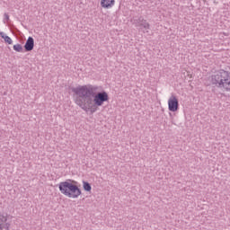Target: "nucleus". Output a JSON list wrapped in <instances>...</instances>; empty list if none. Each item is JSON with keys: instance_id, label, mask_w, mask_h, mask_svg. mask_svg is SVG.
I'll return each mask as SVG.
<instances>
[{"instance_id": "f257e3e1", "label": "nucleus", "mask_w": 230, "mask_h": 230, "mask_svg": "<svg viewBox=\"0 0 230 230\" xmlns=\"http://www.w3.org/2000/svg\"><path fill=\"white\" fill-rule=\"evenodd\" d=\"M95 91H98V87L92 84L78 86L74 89V93L79 96L75 99L76 105L85 112H91V114H94L98 111V107H102L105 102H109L107 92L98 93L94 95ZM91 96H93V99Z\"/></svg>"}, {"instance_id": "f03ea898", "label": "nucleus", "mask_w": 230, "mask_h": 230, "mask_svg": "<svg viewBox=\"0 0 230 230\" xmlns=\"http://www.w3.org/2000/svg\"><path fill=\"white\" fill-rule=\"evenodd\" d=\"M59 191L68 199H78L82 195V190L78 187V181L66 180L58 184Z\"/></svg>"}, {"instance_id": "7ed1b4c3", "label": "nucleus", "mask_w": 230, "mask_h": 230, "mask_svg": "<svg viewBox=\"0 0 230 230\" xmlns=\"http://www.w3.org/2000/svg\"><path fill=\"white\" fill-rule=\"evenodd\" d=\"M211 82L225 91L230 92V73L225 70L212 75Z\"/></svg>"}, {"instance_id": "20e7f679", "label": "nucleus", "mask_w": 230, "mask_h": 230, "mask_svg": "<svg viewBox=\"0 0 230 230\" xmlns=\"http://www.w3.org/2000/svg\"><path fill=\"white\" fill-rule=\"evenodd\" d=\"M168 109L171 112L179 111V99L175 95H172L168 100Z\"/></svg>"}, {"instance_id": "39448f33", "label": "nucleus", "mask_w": 230, "mask_h": 230, "mask_svg": "<svg viewBox=\"0 0 230 230\" xmlns=\"http://www.w3.org/2000/svg\"><path fill=\"white\" fill-rule=\"evenodd\" d=\"M116 4V0H101V7L103 10H111L114 8Z\"/></svg>"}, {"instance_id": "423d86ee", "label": "nucleus", "mask_w": 230, "mask_h": 230, "mask_svg": "<svg viewBox=\"0 0 230 230\" xmlns=\"http://www.w3.org/2000/svg\"><path fill=\"white\" fill-rule=\"evenodd\" d=\"M6 222H8V215L0 212V230H8Z\"/></svg>"}, {"instance_id": "0eeeda50", "label": "nucleus", "mask_w": 230, "mask_h": 230, "mask_svg": "<svg viewBox=\"0 0 230 230\" xmlns=\"http://www.w3.org/2000/svg\"><path fill=\"white\" fill-rule=\"evenodd\" d=\"M33 48H35V40L29 37L24 45L25 51H32Z\"/></svg>"}, {"instance_id": "6e6552de", "label": "nucleus", "mask_w": 230, "mask_h": 230, "mask_svg": "<svg viewBox=\"0 0 230 230\" xmlns=\"http://www.w3.org/2000/svg\"><path fill=\"white\" fill-rule=\"evenodd\" d=\"M137 26H140V28H143L144 30H150V23L143 18L138 19Z\"/></svg>"}, {"instance_id": "1a4fd4ad", "label": "nucleus", "mask_w": 230, "mask_h": 230, "mask_svg": "<svg viewBox=\"0 0 230 230\" xmlns=\"http://www.w3.org/2000/svg\"><path fill=\"white\" fill-rule=\"evenodd\" d=\"M0 37L4 39L5 44L12 45L13 44V40H12V38H10L8 35H6L4 32H0Z\"/></svg>"}, {"instance_id": "9d476101", "label": "nucleus", "mask_w": 230, "mask_h": 230, "mask_svg": "<svg viewBox=\"0 0 230 230\" xmlns=\"http://www.w3.org/2000/svg\"><path fill=\"white\" fill-rule=\"evenodd\" d=\"M83 188L84 191H88L90 193L91 190H93V187H91V184L87 181H83Z\"/></svg>"}, {"instance_id": "9b49d317", "label": "nucleus", "mask_w": 230, "mask_h": 230, "mask_svg": "<svg viewBox=\"0 0 230 230\" xmlns=\"http://www.w3.org/2000/svg\"><path fill=\"white\" fill-rule=\"evenodd\" d=\"M13 49L14 51H17V53H22V45L21 44L13 45Z\"/></svg>"}]
</instances>
